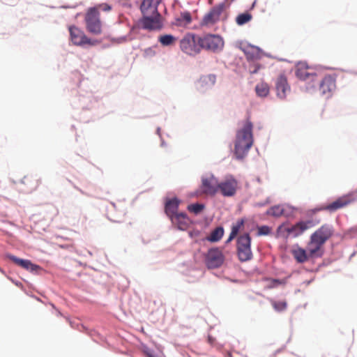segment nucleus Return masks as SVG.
Segmentation results:
<instances>
[{
	"instance_id": "nucleus-1",
	"label": "nucleus",
	"mask_w": 357,
	"mask_h": 357,
	"mask_svg": "<svg viewBox=\"0 0 357 357\" xmlns=\"http://www.w3.org/2000/svg\"><path fill=\"white\" fill-rule=\"evenodd\" d=\"M239 124L240 128L236 131L234 142V155L237 159H243L248 154L254 142L253 124L248 118Z\"/></svg>"
},
{
	"instance_id": "nucleus-2",
	"label": "nucleus",
	"mask_w": 357,
	"mask_h": 357,
	"mask_svg": "<svg viewBox=\"0 0 357 357\" xmlns=\"http://www.w3.org/2000/svg\"><path fill=\"white\" fill-rule=\"evenodd\" d=\"M236 252L241 261H247L252 258L251 237L248 233L241 234L236 240Z\"/></svg>"
},
{
	"instance_id": "nucleus-3",
	"label": "nucleus",
	"mask_w": 357,
	"mask_h": 357,
	"mask_svg": "<svg viewBox=\"0 0 357 357\" xmlns=\"http://www.w3.org/2000/svg\"><path fill=\"white\" fill-rule=\"evenodd\" d=\"M86 30L93 34L102 33V22L100 20V13L97 8H89L85 15Z\"/></svg>"
},
{
	"instance_id": "nucleus-4",
	"label": "nucleus",
	"mask_w": 357,
	"mask_h": 357,
	"mask_svg": "<svg viewBox=\"0 0 357 357\" xmlns=\"http://www.w3.org/2000/svg\"><path fill=\"white\" fill-rule=\"evenodd\" d=\"M198 43L199 44V48L202 47L212 52L220 51L224 46L222 38L213 34H208L199 38Z\"/></svg>"
},
{
	"instance_id": "nucleus-5",
	"label": "nucleus",
	"mask_w": 357,
	"mask_h": 357,
	"mask_svg": "<svg viewBox=\"0 0 357 357\" xmlns=\"http://www.w3.org/2000/svg\"><path fill=\"white\" fill-rule=\"evenodd\" d=\"M225 8V3H220L213 7L204 17L201 25L211 26L219 22Z\"/></svg>"
},
{
	"instance_id": "nucleus-6",
	"label": "nucleus",
	"mask_w": 357,
	"mask_h": 357,
	"mask_svg": "<svg viewBox=\"0 0 357 357\" xmlns=\"http://www.w3.org/2000/svg\"><path fill=\"white\" fill-rule=\"evenodd\" d=\"M70 39L73 43L77 46L84 45H95L98 43V40L89 38L83 31L75 26L69 27Z\"/></svg>"
},
{
	"instance_id": "nucleus-7",
	"label": "nucleus",
	"mask_w": 357,
	"mask_h": 357,
	"mask_svg": "<svg viewBox=\"0 0 357 357\" xmlns=\"http://www.w3.org/2000/svg\"><path fill=\"white\" fill-rule=\"evenodd\" d=\"M181 50L188 55H195L200 51L199 44L197 43L194 34H186L180 41Z\"/></svg>"
},
{
	"instance_id": "nucleus-8",
	"label": "nucleus",
	"mask_w": 357,
	"mask_h": 357,
	"mask_svg": "<svg viewBox=\"0 0 357 357\" xmlns=\"http://www.w3.org/2000/svg\"><path fill=\"white\" fill-rule=\"evenodd\" d=\"M142 15L143 17L139 22L143 29L152 31L159 30L162 27V16L160 13Z\"/></svg>"
},
{
	"instance_id": "nucleus-9",
	"label": "nucleus",
	"mask_w": 357,
	"mask_h": 357,
	"mask_svg": "<svg viewBox=\"0 0 357 357\" xmlns=\"http://www.w3.org/2000/svg\"><path fill=\"white\" fill-rule=\"evenodd\" d=\"M238 188L237 181L231 176H227L221 182L218 183V192L224 197L234 196Z\"/></svg>"
},
{
	"instance_id": "nucleus-10",
	"label": "nucleus",
	"mask_w": 357,
	"mask_h": 357,
	"mask_svg": "<svg viewBox=\"0 0 357 357\" xmlns=\"http://www.w3.org/2000/svg\"><path fill=\"white\" fill-rule=\"evenodd\" d=\"M218 181L213 175H208L202 178L200 189L203 194L215 195L218 192Z\"/></svg>"
},
{
	"instance_id": "nucleus-11",
	"label": "nucleus",
	"mask_w": 357,
	"mask_h": 357,
	"mask_svg": "<svg viewBox=\"0 0 357 357\" xmlns=\"http://www.w3.org/2000/svg\"><path fill=\"white\" fill-rule=\"evenodd\" d=\"M224 261V256L218 248L210 249L206 256V264L209 268L220 267Z\"/></svg>"
},
{
	"instance_id": "nucleus-12",
	"label": "nucleus",
	"mask_w": 357,
	"mask_h": 357,
	"mask_svg": "<svg viewBox=\"0 0 357 357\" xmlns=\"http://www.w3.org/2000/svg\"><path fill=\"white\" fill-rule=\"evenodd\" d=\"M336 89V78L334 75H326L319 84V91L326 97H331Z\"/></svg>"
},
{
	"instance_id": "nucleus-13",
	"label": "nucleus",
	"mask_w": 357,
	"mask_h": 357,
	"mask_svg": "<svg viewBox=\"0 0 357 357\" xmlns=\"http://www.w3.org/2000/svg\"><path fill=\"white\" fill-rule=\"evenodd\" d=\"M296 77L303 81H314L317 78L315 70L305 63H299L296 66Z\"/></svg>"
},
{
	"instance_id": "nucleus-14",
	"label": "nucleus",
	"mask_w": 357,
	"mask_h": 357,
	"mask_svg": "<svg viewBox=\"0 0 357 357\" xmlns=\"http://www.w3.org/2000/svg\"><path fill=\"white\" fill-rule=\"evenodd\" d=\"M314 226L312 220L300 221L291 227L286 228L285 230L289 234H292L294 237H298Z\"/></svg>"
},
{
	"instance_id": "nucleus-15",
	"label": "nucleus",
	"mask_w": 357,
	"mask_h": 357,
	"mask_svg": "<svg viewBox=\"0 0 357 357\" xmlns=\"http://www.w3.org/2000/svg\"><path fill=\"white\" fill-rule=\"evenodd\" d=\"M276 93L278 98L284 99L287 94L290 92V86L288 84L287 78L284 73H281L275 81Z\"/></svg>"
},
{
	"instance_id": "nucleus-16",
	"label": "nucleus",
	"mask_w": 357,
	"mask_h": 357,
	"mask_svg": "<svg viewBox=\"0 0 357 357\" xmlns=\"http://www.w3.org/2000/svg\"><path fill=\"white\" fill-rule=\"evenodd\" d=\"M333 234V227L329 225H323L320 228L315 231L312 236L318 241L324 244Z\"/></svg>"
},
{
	"instance_id": "nucleus-17",
	"label": "nucleus",
	"mask_w": 357,
	"mask_h": 357,
	"mask_svg": "<svg viewBox=\"0 0 357 357\" xmlns=\"http://www.w3.org/2000/svg\"><path fill=\"white\" fill-rule=\"evenodd\" d=\"M350 203V200L347 197H342L338 198L337 200L334 201L331 204H329L326 206H322L319 208H315L314 212L320 211H335L337 209H340L348 204Z\"/></svg>"
},
{
	"instance_id": "nucleus-18",
	"label": "nucleus",
	"mask_w": 357,
	"mask_h": 357,
	"mask_svg": "<svg viewBox=\"0 0 357 357\" xmlns=\"http://www.w3.org/2000/svg\"><path fill=\"white\" fill-rule=\"evenodd\" d=\"M160 1L161 0H143L140 6L142 15H150L159 13L158 6Z\"/></svg>"
},
{
	"instance_id": "nucleus-19",
	"label": "nucleus",
	"mask_w": 357,
	"mask_h": 357,
	"mask_svg": "<svg viewBox=\"0 0 357 357\" xmlns=\"http://www.w3.org/2000/svg\"><path fill=\"white\" fill-rule=\"evenodd\" d=\"M171 220L172 223L181 230H186L190 224L189 218L184 213L176 214L171 218Z\"/></svg>"
},
{
	"instance_id": "nucleus-20",
	"label": "nucleus",
	"mask_w": 357,
	"mask_h": 357,
	"mask_svg": "<svg viewBox=\"0 0 357 357\" xmlns=\"http://www.w3.org/2000/svg\"><path fill=\"white\" fill-rule=\"evenodd\" d=\"M324 245L322 243L318 241L315 237L311 235L310 241L307 244V252L311 257H321L320 252L321 247Z\"/></svg>"
},
{
	"instance_id": "nucleus-21",
	"label": "nucleus",
	"mask_w": 357,
	"mask_h": 357,
	"mask_svg": "<svg viewBox=\"0 0 357 357\" xmlns=\"http://www.w3.org/2000/svg\"><path fill=\"white\" fill-rule=\"evenodd\" d=\"M179 203L180 202L177 198L169 199L166 202L165 213L170 219L178 213L177 211Z\"/></svg>"
},
{
	"instance_id": "nucleus-22",
	"label": "nucleus",
	"mask_w": 357,
	"mask_h": 357,
	"mask_svg": "<svg viewBox=\"0 0 357 357\" xmlns=\"http://www.w3.org/2000/svg\"><path fill=\"white\" fill-rule=\"evenodd\" d=\"M292 255L298 263H304L309 259V253L307 251L300 247H298L291 251Z\"/></svg>"
},
{
	"instance_id": "nucleus-23",
	"label": "nucleus",
	"mask_w": 357,
	"mask_h": 357,
	"mask_svg": "<svg viewBox=\"0 0 357 357\" xmlns=\"http://www.w3.org/2000/svg\"><path fill=\"white\" fill-rule=\"evenodd\" d=\"M245 220L243 218L238 220L235 223H234L231 228V232L228 239L227 240V243L231 241L234 238L236 237L239 231L243 230L244 227Z\"/></svg>"
},
{
	"instance_id": "nucleus-24",
	"label": "nucleus",
	"mask_w": 357,
	"mask_h": 357,
	"mask_svg": "<svg viewBox=\"0 0 357 357\" xmlns=\"http://www.w3.org/2000/svg\"><path fill=\"white\" fill-rule=\"evenodd\" d=\"M176 21L178 26H186L192 22L191 14L188 11L181 13Z\"/></svg>"
},
{
	"instance_id": "nucleus-25",
	"label": "nucleus",
	"mask_w": 357,
	"mask_h": 357,
	"mask_svg": "<svg viewBox=\"0 0 357 357\" xmlns=\"http://www.w3.org/2000/svg\"><path fill=\"white\" fill-rule=\"evenodd\" d=\"M223 234V228L221 227H218L211 231V234L206 238V239L211 242H217L222 238Z\"/></svg>"
},
{
	"instance_id": "nucleus-26",
	"label": "nucleus",
	"mask_w": 357,
	"mask_h": 357,
	"mask_svg": "<svg viewBox=\"0 0 357 357\" xmlns=\"http://www.w3.org/2000/svg\"><path fill=\"white\" fill-rule=\"evenodd\" d=\"M24 268L33 274H40L43 271L40 266L31 263L29 260L24 259Z\"/></svg>"
},
{
	"instance_id": "nucleus-27",
	"label": "nucleus",
	"mask_w": 357,
	"mask_h": 357,
	"mask_svg": "<svg viewBox=\"0 0 357 357\" xmlns=\"http://www.w3.org/2000/svg\"><path fill=\"white\" fill-rule=\"evenodd\" d=\"M158 41L163 46H170L175 43L176 38L170 34L162 35L158 38Z\"/></svg>"
},
{
	"instance_id": "nucleus-28",
	"label": "nucleus",
	"mask_w": 357,
	"mask_h": 357,
	"mask_svg": "<svg viewBox=\"0 0 357 357\" xmlns=\"http://www.w3.org/2000/svg\"><path fill=\"white\" fill-rule=\"evenodd\" d=\"M255 91L259 96L266 97L269 93V86L268 84L261 82L257 84Z\"/></svg>"
},
{
	"instance_id": "nucleus-29",
	"label": "nucleus",
	"mask_w": 357,
	"mask_h": 357,
	"mask_svg": "<svg viewBox=\"0 0 357 357\" xmlns=\"http://www.w3.org/2000/svg\"><path fill=\"white\" fill-rule=\"evenodd\" d=\"M270 302L273 309L277 312H283L286 310L287 307V303L285 300L275 301L273 299H271Z\"/></svg>"
},
{
	"instance_id": "nucleus-30",
	"label": "nucleus",
	"mask_w": 357,
	"mask_h": 357,
	"mask_svg": "<svg viewBox=\"0 0 357 357\" xmlns=\"http://www.w3.org/2000/svg\"><path fill=\"white\" fill-rule=\"evenodd\" d=\"M252 15L249 13L239 14L236 18V22L238 25H243L252 20Z\"/></svg>"
},
{
	"instance_id": "nucleus-31",
	"label": "nucleus",
	"mask_w": 357,
	"mask_h": 357,
	"mask_svg": "<svg viewBox=\"0 0 357 357\" xmlns=\"http://www.w3.org/2000/svg\"><path fill=\"white\" fill-rule=\"evenodd\" d=\"M284 210L280 206H274L271 207L267 212L270 215L274 217H280L283 214Z\"/></svg>"
},
{
	"instance_id": "nucleus-32",
	"label": "nucleus",
	"mask_w": 357,
	"mask_h": 357,
	"mask_svg": "<svg viewBox=\"0 0 357 357\" xmlns=\"http://www.w3.org/2000/svg\"><path fill=\"white\" fill-rule=\"evenodd\" d=\"M204 208V205L202 204H193L188 206V210L195 214L200 213Z\"/></svg>"
},
{
	"instance_id": "nucleus-33",
	"label": "nucleus",
	"mask_w": 357,
	"mask_h": 357,
	"mask_svg": "<svg viewBox=\"0 0 357 357\" xmlns=\"http://www.w3.org/2000/svg\"><path fill=\"white\" fill-rule=\"evenodd\" d=\"M271 228L267 225H262L257 227V235L260 236H267L271 233Z\"/></svg>"
},
{
	"instance_id": "nucleus-34",
	"label": "nucleus",
	"mask_w": 357,
	"mask_h": 357,
	"mask_svg": "<svg viewBox=\"0 0 357 357\" xmlns=\"http://www.w3.org/2000/svg\"><path fill=\"white\" fill-rule=\"evenodd\" d=\"M270 284L268 285V288H274L280 284H285L286 281L285 280H278V279H271L270 280Z\"/></svg>"
},
{
	"instance_id": "nucleus-35",
	"label": "nucleus",
	"mask_w": 357,
	"mask_h": 357,
	"mask_svg": "<svg viewBox=\"0 0 357 357\" xmlns=\"http://www.w3.org/2000/svg\"><path fill=\"white\" fill-rule=\"evenodd\" d=\"M155 54V52L153 48L149 47L144 50V56L146 58H151L154 56Z\"/></svg>"
},
{
	"instance_id": "nucleus-36",
	"label": "nucleus",
	"mask_w": 357,
	"mask_h": 357,
	"mask_svg": "<svg viewBox=\"0 0 357 357\" xmlns=\"http://www.w3.org/2000/svg\"><path fill=\"white\" fill-rule=\"evenodd\" d=\"M94 8H97L99 12L100 10L108 12L111 10L112 7L107 3H102L98 5L97 7H95Z\"/></svg>"
},
{
	"instance_id": "nucleus-37",
	"label": "nucleus",
	"mask_w": 357,
	"mask_h": 357,
	"mask_svg": "<svg viewBox=\"0 0 357 357\" xmlns=\"http://www.w3.org/2000/svg\"><path fill=\"white\" fill-rule=\"evenodd\" d=\"M6 257L12 260L15 264L22 266V259L17 258L12 255H7Z\"/></svg>"
},
{
	"instance_id": "nucleus-38",
	"label": "nucleus",
	"mask_w": 357,
	"mask_h": 357,
	"mask_svg": "<svg viewBox=\"0 0 357 357\" xmlns=\"http://www.w3.org/2000/svg\"><path fill=\"white\" fill-rule=\"evenodd\" d=\"M144 353L147 357H155V356L153 354V353L149 349L145 350Z\"/></svg>"
},
{
	"instance_id": "nucleus-39",
	"label": "nucleus",
	"mask_w": 357,
	"mask_h": 357,
	"mask_svg": "<svg viewBox=\"0 0 357 357\" xmlns=\"http://www.w3.org/2000/svg\"><path fill=\"white\" fill-rule=\"evenodd\" d=\"M126 40V38L123 37V38L118 39V43H123V42H125Z\"/></svg>"
},
{
	"instance_id": "nucleus-40",
	"label": "nucleus",
	"mask_w": 357,
	"mask_h": 357,
	"mask_svg": "<svg viewBox=\"0 0 357 357\" xmlns=\"http://www.w3.org/2000/svg\"><path fill=\"white\" fill-rule=\"evenodd\" d=\"M208 79H209L210 80H211L213 82H215V76H213V75H209V76H208Z\"/></svg>"
},
{
	"instance_id": "nucleus-41",
	"label": "nucleus",
	"mask_w": 357,
	"mask_h": 357,
	"mask_svg": "<svg viewBox=\"0 0 357 357\" xmlns=\"http://www.w3.org/2000/svg\"><path fill=\"white\" fill-rule=\"evenodd\" d=\"M208 342H209L210 343H211V344H212V342H213V339H212V337H210V336L208 337Z\"/></svg>"
},
{
	"instance_id": "nucleus-42",
	"label": "nucleus",
	"mask_w": 357,
	"mask_h": 357,
	"mask_svg": "<svg viewBox=\"0 0 357 357\" xmlns=\"http://www.w3.org/2000/svg\"><path fill=\"white\" fill-rule=\"evenodd\" d=\"M16 285L20 286V285H21V283H20V284L18 283H16Z\"/></svg>"
},
{
	"instance_id": "nucleus-43",
	"label": "nucleus",
	"mask_w": 357,
	"mask_h": 357,
	"mask_svg": "<svg viewBox=\"0 0 357 357\" xmlns=\"http://www.w3.org/2000/svg\"><path fill=\"white\" fill-rule=\"evenodd\" d=\"M281 228H282V226L279 227L278 230L281 229Z\"/></svg>"
}]
</instances>
